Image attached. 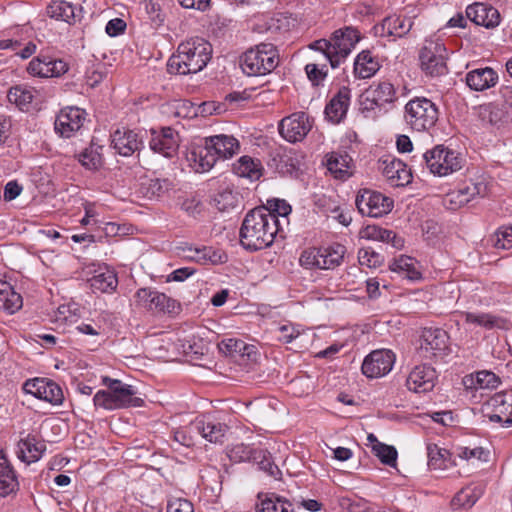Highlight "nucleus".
<instances>
[{"label": "nucleus", "instance_id": "f257e3e1", "mask_svg": "<svg viewBox=\"0 0 512 512\" xmlns=\"http://www.w3.org/2000/svg\"><path fill=\"white\" fill-rule=\"evenodd\" d=\"M281 231L282 222L277 221L266 207H257L248 212L242 222L240 243L246 250H261L269 247Z\"/></svg>", "mask_w": 512, "mask_h": 512}, {"label": "nucleus", "instance_id": "f03ea898", "mask_svg": "<svg viewBox=\"0 0 512 512\" xmlns=\"http://www.w3.org/2000/svg\"><path fill=\"white\" fill-rule=\"evenodd\" d=\"M211 58V45L203 38H191L178 45L167 62L170 74L188 75L203 70Z\"/></svg>", "mask_w": 512, "mask_h": 512}, {"label": "nucleus", "instance_id": "7ed1b4c3", "mask_svg": "<svg viewBox=\"0 0 512 512\" xmlns=\"http://www.w3.org/2000/svg\"><path fill=\"white\" fill-rule=\"evenodd\" d=\"M103 384L107 390H99L93 397L95 407L105 410H115L129 407H141L144 400L136 396L134 386L123 383L119 379L103 377Z\"/></svg>", "mask_w": 512, "mask_h": 512}, {"label": "nucleus", "instance_id": "20e7f679", "mask_svg": "<svg viewBox=\"0 0 512 512\" xmlns=\"http://www.w3.org/2000/svg\"><path fill=\"white\" fill-rule=\"evenodd\" d=\"M279 63L276 46L272 43H260L247 50L240 58L243 72L249 76L266 75Z\"/></svg>", "mask_w": 512, "mask_h": 512}, {"label": "nucleus", "instance_id": "39448f33", "mask_svg": "<svg viewBox=\"0 0 512 512\" xmlns=\"http://www.w3.org/2000/svg\"><path fill=\"white\" fill-rule=\"evenodd\" d=\"M397 100L396 89L388 81L373 82L361 96V110L366 117L386 113Z\"/></svg>", "mask_w": 512, "mask_h": 512}, {"label": "nucleus", "instance_id": "423d86ee", "mask_svg": "<svg viewBox=\"0 0 512 512\" xmlns=\"http://www.w3.org/2000/svg\"><path fill=\"white\" fill-rule=\"evenodd\" d=\"M412 162L425 165L432 174L440 177L461 169V159L458 154L442 145L434 147L419 157L414 155Z\"/></svg>", "mask_w": 512, "mask_h": 512}, {"label": "nucleus", "instance_id": "0eeeda50", "mask_svg": "<svg viewBox=\"0 0 512 512\" xmlns=\"http://www.w3.org/2000/svg\"><path fill=\"white\" fill-rule=\"evenodd\" d=\"M346 253V247L339 243L305 250L300 263L306 268L334 269L339 266Z\"/></svg>", "mask_w": 512, "mask_h": 512}, {"label": "nucleus", "instance_id": "6e6552de", "mask_svg": "<svg viewBox=\"0 0 512 512\" xmlns=\"http://www.w3.org/2000/svg\"><path fill=\"white\" fill-rule=\"evenodd\" d=\"M405 119L413 130L426 131L438 120L437 106L427 98H415L405 106Z\"/></svg>", "mask_w": 512, "mask_h": 512}, {"label": "nucleus", "instance_id": "1a4fd4ad", "mask_svg": "<svg viewBox=\"0 0 512 512\" xmlns=\"http://www.w3.org/2000/svg\"><path fill=\"white\" fill-rule=\"evenodd\" d=\"M420 66L426 75L442 76L447 73L446 48L443 44L427 41L419 53Z\"/></svg>", "mask_w": 512, "mask_h": 512}, {"label": "nucleus", "instance_id": "9d476101", "mask_svg": "<svg viewBox=\"0 0 512 512\" xmlns=\"http://www.w3.org/2000/svg\"><path fill=\"white\" fill-rule=\"evenodd\" d=\"M355 204L362 215L379 218L391 212L394 202L378 191L362 189L356 196Z\"/></svg>", "mask_w": 512, "mask_h": 512}, {"label": "nucleus", "instance_id": "9b49d317", "mask_svg": "<svg viewBox=\"0 0 512 512\" xmlns=\"http://www.w3.org/2000/svg\"><path fill=\"white\" fill-rule=\"evenodd\" d=\"M313 122L305 112H296L280 121L279 133L288 142H300L312 129Z\"/></svg>", "mask_w": 512, "mask_h": 512}, {"label": "nucleus", "instance_id": "f8f14e48", "mask_svg": "<svg viewBox=\"0 0 512 512\" xmlns=\"http://www.w3.org/2000/svg\"><path fill=\"white\" fill-rule=\"evenodd\" d=\"M23 390L52 405H60L64 400L62 388L56 382L48 378L28 379L23 385Z\"/></svg>", "mask_w": 512, "mask_h": 512}, {"label": "nucleus", "instance_id": "ddd939ff", "mask_svg": "<svg viewBox=\"0 0 512 512\" xmlns=\"http://www.w3.org/2000/svg\"><path fill=\"white\" fill-rule=\"evenodd\" d=\"M395 355L391 350H374L362 363V373L368 378H379L388 374L394 365Z\"/></svg>", "mask_w": 512, "mask_h": 512}, {"label": "nucleus", "instance_id": "4468645a", "mask_svg": "<svg viewBox=\"0 0 512 512\" xmlns=\"http://www.w3.org/2000/svg\"><path fill=\"white\" fill-rule=\"evenodd\" d=\"M449 336L443 329H425L421 335L420 355L425 359L443 356L448 350Z\"/></svg>", "mask_w": 512, "mask_h": 512}, {"label": "nucleus", "instance_id": "2eb2a0df", "mask_svg": "<svg viewBox=\"0 0 512 512\" xmlns=\"http://www.w3.org/2000/svg\"><path fill=\"white\" fill-rule=\"evenodd\" d=\"M85 116L83 109L65 107L56 116L54 130L61 137L70 138L83 126Z\"/></svg>", "mask_w": 512, "mask_h": 512}, {"label": "nucleus", "instance_id": "dca6fc26", "mask_svg": "<svg viewBox=\"0 0 512 512\" xmlns=\"http://www.w3.org/2000/svg\"><path fill=\"white\" fill-rule=\"evenodd\" d=\"M136 305L149 311L172 312L176 301L151 288H140L135 293Z\"/></svg>", "mask_w": 512, "mask_h": 512}, {"label": "nucleus", "instance_id": "f3484780", "mask_svg": "<svg viewBox=\"0 0 512 512\" xmlns=\"http://www.w3.org/2000/svg\"><path fill=\"white\" fill-rule=\"evenodd\" d=\"M27 70L38 77H59L67 72L68 65L61 59L41 54L31 60Z\"/></svg>", "mask_w": 512, "mask_h": 512}, {"label": "nucleus", "instance_id": "a211bd4d", "mask_svg": "<svg viewBox=\"0 0 512 512\" xmlns=\"http://www.w3.org/2000/svg\"><path fill=\"white\" fill-rule=\"evenodd\" d=\"M436 379L437 374L433 367L418 365L409 373L406 386L415 393H427L433 390Z\"/></svg>", "mask_w": 512, "mask_h": 512}, {"label": "nucleus", "instance_id": "6ab92c4d", "mask_svg": "<svg viewBox=\"0 0 512 512\" xmlns=\"http://www.w3.org/2000/svg\"><path fill=\"white\" fill-rule=\"evenodd\" d=\"M149 146L153 152L166 158H173L179 148L178 135L170 127H165L160 132L153 131Z\"/></svg>", "mask_w": 512, "mask_h": 512}, {"label": "nucleus", "instance_id": "aec40b11", "mask_svg": "<svg viewBox=\"0 0 512 512\" xmlns=\"http://www.w3.org/2000/svg\"><path fill=\"white\" fill-rule=\"evenodd\" d=\"M360 40L359 32L353 27L336 30L331 37L333 53L339 64L344 60Z\"/></svg>", "mask_w": 512, "mask_h": 512}, {"label": "nucleus", "instance_id": "412c9836", "mask_svg": "<svg viewBox=\"0 0 512 512\" xmlns=\"http://www.w3.org/2000/svg\"><path fill=\"white\" fill-rule=\"evenodd\" d=\"M192 427L207 441L211 443H223L228 426L209 416L196 418Z\"/></svg>", "mask_w": 512, "mask_h": 512}, {"label": "nucleus", "instance_id": "4be33fe9", "mask_svg": "<svg viewBox=\"0 0 512 512\" xmlns=\"http://www.w3.org/2000/svg\"><path fill=\"white\" fill-rule=\"evenodd\" d=\"M186 158L190 167L199 173L209 171L217 161L209 144L206 143V139L204 144L193 145L189 149Z\"/></svg>", "mask_w": 512, "mask_h": 512}, {"label": "nucleus", "instance_id": "5701e85b", "mask_svg": "<svg viewBox=\"0 0 512 512\" xmlns=\"http://www.w3.org/2000/svg\"><path fill=\"white\" fill-rule=\"evenodd\" d=\"M383 175L392 186L400 187L411 183L413 175L411 168L400 159L391 158L383 160Z\"/></svg>", "mask_w": 512, "mask_h": 512}, {"label": "nucleus", "instance_id": "b1692460", "mask_svg": "<svg viewBox=\"0 0 512 512\" xmlns=\"http://www.w3.org/2000/svg\"><path fill=\"white\" fill-rule=\"evenodd\" d=\"M467 18L476 25L485 28H494L500 23V14L492 6L483 3H474L466 8Z\"/></svg>", "mask_w": 512, "mask_h": 512}, {"label": "nucleus", "instance_id": "393cba45", "mask_svg": "<svg viewBox=\"0 0 512 512\" xmlns=\"http://www.w3.org/2000/svg\"><path fill=\"white\" fill-rule=\"evenodd\" d=\"M18 475L4 450H0V497L15 495L19 490Z\"/></svg>", "mask_w": 512, "mask_h": 512}, {"label": "nucleus", "instance_id": "a878e982", "mask_svg": "<svg viewBox=\"0 0 512 512\" xmlns=\"http://www.w3.org/2000/svg\"><path fill=\"white\" fill-rule=\"evenodd\" d=\"M113 148L122 156H131L143 147L142 138L133 130L117 129L112 134Z\"/></svg>", "mask_w": 512, "mask_h": 512}, {"label": "nucleus", "instance_id": "bb28decb", "mask_svg": "<svg viewBox=\"0 0 512 512\" xmlns=\"http://www.w3.org/2000/svg\"><path fill=\"white\" fill-rule=\"evenodd\" d=\"M206 143L209 144L217 160L220 158H231L237 154L240 149L239 141L235 137L224 134L206 138Z\"/></svg>", "mask_w": 512, "mask_h": 512}, {"label": "nucleus", "instance_id": "cd10ccee", "mask_svg": "<svg viewBox=\"0 0 512 512\" xmlns=\"http://www.w3.org/2000/svg\"><path fill=\"white\" fill-rule=\"evenodd\" d=\"M46 445L44 442L38 440L36 436L28 434L18 442V458L27 464L38 461L44 451Z\"/></svg>", "mask_w": 512, "mask_h": 512}, {"label": "nucleus", "instance_id": "c85d7f7f", "mask_svg": "<svg viewBox=\"0 0 512 512\" xmlns=\"http://www.w3.org/2000/svg\"><path fill=\"white\" fill-rule=\"evenodd\" d=\"M497 82L498 74L490 67L474 69L466 74V84L474 91L487 90Z\"/></svg>", "mask_w": 512, "mask_h": 512}, {"label": "nucleus", "instance_id": "c756f323", "mask_svg": "<svg viewBox=\"0 0 512 512\" xmlns=\"http://www.w3.org/2000/svg\"><path fill=\"white\" fill-rule=\"evenodd\" d=\"M349 102L350 89L342 87L326 105L324 111L326 118L333 123H339L347 113Z\"/></svg>", "mask_w": 512, "mask_h": 512}, {"label": "nucleus", "instance_id": "7c9ffc66", "mask_svg": "<svg viewBox=\"0 0 512 512\" xmlns=\"http://www.w3.org/2000/svg\"><path fill=\"white\" fill-rule=\"evenodd\" d=\"M379 68L378 60L372 56L369 50L360 52L354 61V75L359 79L371 78Z\"/></svg>", "mask_w": 512, "mask_h": 512}, {"label": "nucleus", "instance_id": "2f4dec72", "mask_svg": "<svg viewBox=\"0 0 512 512\" xmlns=\"http://www.w3.org/2000/svg\"><path fill=\"white\" fill-rule=\"evenodd\" d=\"M263 170L260 160L247 155L240 157L233 164V171L236 175L252 181L258 180L262 176Z\"/></svg>", "mask_w": 512, "mask_h": 512}, {"label": "nucleus", "instance_id": "473e14b6", "mask_svg": "<svg viewBox=\"0 0 512 512\" xmlns=\"http://www.w3.org/2000/svg\"><path fill=\"white\" fill-rule=\"evenodd\" d=\"M412 26V17L406 15H391L386 17L382 22V29L386 30L388 35L399 38L407 35Z\"/></svg>", "mask_w": 512, "mask_h": 512}, {"label": "nucleus", "instance_id": "72a5a7b5", "mask_svg": "<svg viewBox=\"0 0 512 512\" xmlns=\"http://www.w3.org/2000/svg\"><path fill=\"white\" fill-rule=\"evenodd\" d=\"M351 157L348 154L332 153L327 158V169L337 179L345 180L352 175Z\"/></svg>", "mask_w": 512, "mask_h": 512}, {"label": "nucleus", "instance_id": "f704fd0d", "mask_svg": "<svg viewBox=\"0 0 512 512\" xmlns=\"http://www.w3.org/2000/svg\"><path fill=\"white\" fill-rule=\"evenodd\" d=\"M88 282L93 292L100 293H111L118 285L117 275L110 269L98 271Z\"/></svg>", "mask_w": 512, "mask_h": 512}, {"label": "nucleus", "instance_id": "c9c22d12", "mask_svg": "<svg viewBox=\"0 0 512 512\" xmlns=\"http://www.w3.org/2000/svg\"><path fill=\"white\" fill-rule=\"evenodd\" d=\"M22 305V296L14 290L10 283L0 280V308L13 314Z\"/></svg>", "mask_w": 512, "mask_h": 512}, {"label": "nucleus", "instance_id": "e433bc0d", "mask_svg": "<svg viewBox=\"0 0 512 512\" xmlns=\"http://www.w3.org/2000/svg\"><path fill=\"white\" fill-rule=\"evenodd\" d=\"M35 89L29 86L17 85L11 87L8 92V99L20 110L29 111L34 99Z\"/></svg>", "mask_w": 512, "mask_h": 512}, {"label": "nucleus", "instance_id": "4c0bfd02", "mask_svg": "<svg viewBox=\"0 0 512 512\" xmlns=\"http://www.w3.org/2000/svg\"><path fill=\"white\" fill-rule=\"evenodd\" d=\"M390 269L409 280H418L421 273L416 268L415 260L409 256L401 255L390 264Z\"/></svg>", "mask_w": 512, "mask_h": 512}, {"label": "nucleus", "instance_id": "58836bf2", "mask_svg": "<svg viewBox=\"0 0 512 512\" xmlns=\"http://www.w3.org/2000/svg\"><path fill=\"white\" fill-rule=\"evenodd\" d=\"M75 10V6L70 2L60 0L53 1L48 5L47 14L51 18L71 23V21H74L76 18Z\"/></svg>", "mask_w": 512, "mask_h": 512}, {"label": "nucleus", "instance_id": "ea45409f", "mask_svg": "<svg viewBox=\"0 0 512 512\" xmlns=\"http://www.w3.org/2000/svg\"><path fill=\"white\" fill-rule=\"evenodd\" d=\"M277 170L284 175H296L300 170V160L293 150L283 151L277 155Z\"/></svg>", "mask_w": 512, "mask_h": 512}, {"label": "nucleus", "instance_id": "a19ab883", "mask_svg": "<svg viewBox=\"0 0 512 512\" xmlns=\"http://www.w3.org/2000/svg\"><path fill=\"white\" fill-rule=\"evenodd\" d=\"M194 261L200 264H221L227 260V256L220 250H215L213 247L202 246L195 248Z\"/></svg>", "mask_w": 512, "mask_h": 512}, {"label": "nucleus", "instance_id": "79ce46f5", "mask_svg": "<svg viewBox=\"0 0 512 512\" xmlns=\"http://www.w3.org/2000/svg\"><path fill=\"white\" fill-rule=\"evenodd\" d=\"M257 512H293V506L288 500L272 494L261 501Z\"/></svg>", "mask_w": 512, "mask_h": 512}, {"label": "nucleus", "instance_id": "37998d69", "mask_svg": "<svg viewBox=\"0 0 512 512\" xmlns=\"http://www.w3.org/2000/svg\"><path fill=\"white\" fill-rule=\"evenodd\" d=\"M428 453V466L431 469H446L450 461V453L446 449L439 448L437 445L432 444L427 447Z\"/></svg>", "mask_w": 512, "mask_h": 512}, {"label": "nucleus", "instance_id": "c03bdc74", "mask_svg": "<svg viewBox=\"0 0 512 512\" xmlns=\"http://www.w3.org/2000/svg\"><path fill=\"white\" fill-rule=\"evenodd\" d=\"M141 188L148 198L161 197L172 188L168 179H149L141 184Z\"/></svg>", "mask_w": 512, "mask_h": 512}, {"label": "nucleus", "instance_id": "a18cd8bd", "mask_svg": "<svg viewBox=\"0 0 512 512\" xmlns=\"http://www.w3.org/2000/svg\"><path fill=\"white\" fill-rule=\"evenodd\" d=\"M101 146L91 144L79 154L80 163L90 170H96L102 165Z\"/></svg>", "mask_w": 512, "mask_h": 512}, {"label": "nucleus", "instance_id": "49530a36", "mask_svg": "<svg viewBox=\"0 0 512 512\" xmlns=\"http://www.w3.org/2000/svg\"><path fill=\"white\" fill-rule=\"evenodd\" d=\"M367 235L368 237L379 240L381 242L391 243V245L397 249L402 248L404 244L403 239L397 237V235L393 231L379 228L376 226L368 227Z\"/></svg>", "mask_w": 512, "mask_h": 512}, {"label": "nucleus", "instance_id": "de8ad7c7", "mask_svg": "<svg viewBox=\"0 0 512 512\" xmlns=\"http://www.w3.org/2000/svg\"><path fill=\"white\" fill-rule=\"evenodd\" d=\"M253 462L257 463L259 468L271 477L277 478L281 474L280 469L274 464L270 453L266 450H256Z\"/></svg>", "mask_w": 512, "mask_h": 512}, {"label": "nucleus", "instance_id": "09e8293b", "mask_svg": "<svg viewBox=\"0 0 512 512\" xmlns=\"http://www.w3.org/2000/svg\"><path fill=\"white\" fill-rule=\"evenodd\" d=\"M462 317L464 318L466 323L475 324L486 329H492L496 326L499 327V318L489 313L475 314L472 312H463Z\"/></svg>", "mask_w": 512, "mask_h": 512}, {"label": "nucleus", "instance_id": "8fccbe9b", "mask_svg": "<svg viewBox=\"0 0 512 512\" xmlns=\"http://www.w3.org/2000/svg\"><path fill=\"white\" fill-rule=\"evenodd\" d=\"M475 389H494L500 384L499 377L491 371H479L476 373L475 380L471 378Z\"/></svg>", "mask_w": 512, "mask_h": 512}, {"label": "nucleus", "instance_id": "3c124183", "mask_svg": "<svg viewBox=\"0 0 512 512\" xmlns=\"http://www.w3.org/2000/svg\"><path fill=\"white\" fill-rule=\"evenodd\" d=\"M493 247L508 250L512 248V226H501L491 237Z\"/></svg>", "mask_w": 512, "mask_h": 512}, {"label": "nucleus", "instance_id": "603ef678", "mask_svg": "<svg viewBox=\"0 0 512 512\" xmlns=\"http://www.w3.org/2000/svg\"><path fill=\"white\" fill-rule=\"evenodd\" d=\"M257 449L252 448L244 443L232 446L228 451V457L234 462L253 461L254 453Z\"/></svg>", "mask_w": 512, "mask_h": 512}, {"label": "nucleus", "instance_id": "864d4df0", "mask_svg": "<svg viewBox=\"0 0 512 512\" xmlns=\"http://www.w3.org/2000/svg\"><path fill=\"white\" fill-rule=\"evenodd\" d=\"M478 117L483 125L495 126L501 120V112L492 104L482 105L478 108Z\"/></svg>", "mask_w": 512, "mask_h": 512}, {"label": "nucleus", "instance_id": "5fc2aeb1", "mask_svg": "<svg viewBox=\"0 0 512 512\" xmlns=\"http://www.w3.org/2000/svg\"><path fill=\"white\" fill-rule=\"evenodd\" d=\"M358 260L360 265H365L369 268H376L382 265L384 257L374 249L367 247L359 250Z\"/></svg>", "mask_w": 512, "mask_h": 512}, {"label": "nucleus", "instance_id": "6e6d98bb", "mask_svg": "<svg viewBox=\"0 0 512 512\" xmlns=\"http://www.w3.org/2000/svg\"><path fill=\"white\" fill-rule=\"evenodd\" d=\"M373 451L383 464L389 466L396 464L397 450L393 446L377 442L373 445Z\"/></svg>", "mask_w": 512, "mask_h": 512}, {"label": "nucleus", "instance_id": "4d7b16f0", "mask_svg": "<svg viewBox=\"0 0 512 512\" xmlns=\"http://www.w3.org/2000/svg\"><path fill=\"white\" fill-rule=\"evenodd\" d=\"M310 48L322 52L332 68H337L339 66V61L333 53L334 49L332 48L331 39L316 40L310 45Z\"/></svg>", "mask_w": 512, "mask_h": 512}, {"label": "nucleus", "instance_id": "13d9d810", "mask_svg": "<svg viewBox=\"0 0 512 512\" xmlns=\"http://www.w3.org/2000/svg\"><path fill=\"white\" fill-rule=\"evenodd\" d=\"M305 72L312 84L319 86L327 77L328 70L326 64L320 66L319 64L309 63L305 66Z\"/></svg>", "mask_w": 512, "mask_h": 512}, {"label": "nucleus", "instance_id": "bf43d9fd", "mask_svg": "<svg viewBox=\"0 0 512 512\" xmlns=\"http://www.w3.org/2000/svg\"><path fill=\"white\" fill-rule=\"evenodd\" d=\"M460 193L464 198H467L469 203L476 196H483L486 193V185L483 182H467L461 185L459 188Z\"/></svg>", "mask_w": 512, "mask_h": 512}, {"label": "nucleus", "instance_id": "052dcab7", "mask_svg": "<svg viewBox=\"0 0 512 512\" xmlns=\"http://www.w3.org/2000/svg\"><path fill=\"white\" fill-rule=\"evenodd\" d=\"M269 207H266V209L274 214L277 221H281L279 217L282 218V220L288 224V215L291 213V206L285 201L280 199H275L272 201H268Z\"/></svg>", "mask_w": 512, "mask_h": 512}, {"label": "nucleus", "instance_id": "680f3d73", "mask_svg": "<svg viewBox=\"0 0 512 512\" xmlns=\"http://www.w3.org/2000/svg\"><path fill=\"white\" fill-rule=\"evenodd\" d=\"M237 204V198L232 191H223L218 193L214 198L215 207L221 211H229Z\"/></svg>", "mask_w": 512, "mask_h": 512}, {"label": "nucleus", "instance_id": "e2e57ef3", "mask_svg": "<svg viewBox=\"0 0 512 512\" xmlns=\"http://www.w3.org/2000/svg\"><path fill=\"white\" fill-rule=\"evenodd\" d=\"M507 398V394L497 393L490 399L489 405L501 414H512V402H508Z\"/></svg>", "mask_w": 512, "mask_h": 512}, {"label": "nucleus", "instance_id": "0e129e2a", "mask_svg": "<svg viewBox=\"0 0 512 512\" xmlns=\"http://www.w3.org/2000/svg\"><path fill=\"white\" fill-rule=\"evenodd\" d=\"M341 506L348 512H370L369 503L362 498H343Z\"/></svg>", "mask_w": 512, "mask_h": 512}, {"label": "nucleus", "instance_id": "69168bd1", "mask_svg": "<svg viewBox=\"0 0 512 512\" xmlns=\"http://www.w3.org/2000/svg\"><path fill=\"white\" fill-rule=\"evenodd\" d=\"M490 452L488 450H485L482 447H475V448H468V447H462L459 450V456L463 459L469 460V459H478L480 461L487 462L489 458Z\"/></svg>", "mask_w": 512, "mask_h": 512}, {"label": "nucleus", "instance_id": "338daca9", "mask_svg": "<svg viewBox=\"0 0 512 512\" xmlns=\"http://www.w3.org/2000/svg\"><path fill=\"white\" fill-rule=\"evenodd\" d=\"M477 499L478 497L472 495L469 488H465L454 496L452 504L454 506L470 508L476 503Z\"/></svg>", "mask_w": 512, "mask_h": 512}, {"label": "nucleus", "instance_id": "774afa93", "mask_svg": "<svg viewBox=\"0 0 512 512\" xmlns=\"http://www.w3.org/2000/svg\"><path fill=\"white\" fill-rule=\"evenodd\" d=\"M167 512H194V510L190 501L178 498L168 502Z\"/></svg>", "mask_w": 512, "mask_h": 512}]
</instances>
